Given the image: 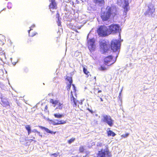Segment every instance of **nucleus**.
Segmentation results:
<instances>
[{
  "instance_id": "nucleus-1",
  "label": "nucleus",
  "mask_w": 157,
  "mask_h": 157,
  "mask_svg": "<svg viewBox=\"0 0 157 157\" xmlns=\"http://www.w3.org/2000/svg\"><path fill=\"white\" fill-rule=\"evenodd\" d=\"M118 13V11L115 6L110 7L107 6L105 11L101 12L100 17L102 21H107L109 20L111 16L114 17Z\"/></svg>"
},
{
  "instance_id": "nucleus-2",
  "label": "nucleus",
  "mask_w": 157,
  "mask_h": 157,
  "mask_svg": "<svg viewBox=\"0 0 157 157\" xmlns=\"http://www.w3.org/2000/svg\"><path fill=\"white\" fill-rule=\"evenodd\" d=\"M109 29L105 25L101 26L97 29V32L99 36H105L108 35Z\"/></svg>"
},
{
  "instance_id": "nucleus-3",
  "label": "nucleus",
  "mask_w": 157,
  "mask_h": 157,
  "mask_svg": "<svg viewBox=\"0 0 157 157\" xmlns=\"http://www.w3.org/2000/svg\"><path fill=\"white\" fill-rule=\"evenodd\" d=\"M106 155L107 157H111L112 155L109 149L107 148L105 150L101 149L100 151H98L97 155L98 157H105Z\"/></svg>"
},
{
  "instance_id": "nucleus-4",
  "label": "nucleus",
  "mask_w": 157,
  "mask_h": 157,
  "mask_svg": "<svg viewBox=\"0 0 157 157\" xmlns=\"http://www.w3.org/2000/svg\"><path fill=\"white\" fill-rule=\"evenodd\" d=\"M100 48L103 53H105L109 50V45L108 42L105 40H101L99 43Z\"/></svg>"
},
{
  "instance_id": "nucleus-5",
  "label": "nucleus",
  "mask_w": 157,
  "mask_h": 157,
  "mask_svg": "<svg viewBox=\"0 0 157 157\" xmlns=\"http://www.w3.org/2000/svg\"><path fill=\"white\" fill-rule=\"evenodd\" d=\"M111 43V48L113 51H116L120 48V42L119 40H113Z\"/></svg>"
},
{
  "instance_id": "nucleus-6",
  "label": "nucleus",
  "mask_w": 157,
  "mask_h": 157,
  "mask_svg": "<svg viewBox=\"0 0 157 157\" xmlns=\"http://www.w3.org/2000/svg\"><path fill=\"white\" fill-rule=\"evenodd\" d=\"M95 40L94 38L88 40L87 42V45L89 49L91 52L94 51L95 49Z\"/></svg>"
},
{
  "instance_id": "nucleus-7",
  "label": "nucleus",
  "mask_w": 157,
  "mask_h": 157,
  "mask_svg": "<svg viewBox=\"0 0 157 157\" xmlns=\"http://www.w3.org/2000/svg\"><path fill=\"white\" fill-rule=\"evenodd\" d=\"M116 59H114L112 56H109L104 59V64L107 66L111 65L113 64Z\"/></svg>"
},
{
  "instance_id": "nucleus-8",
  "label": "nucleus",
  "mask_w": 157,
  "mask_h": 157,
  "mask_svg": "<svg viewBox=\"0 0 157 157\" xmlns=\"http://www.w3.org/2000/svg\"><path fill=\"white\" fill-rule=\"evenodd\" d=\"M102 121L103 122L107 123L110 127L113 125V120L112 119L111 117L109 115L103 116Z\"/></svg>"
},
{
  "instance_id": "nucleus-9",
  "label": "nucleus",
  "mask_w": 157,
  "mask_h": 157,
  "mask_svg": "<svg viewBox=\"0 0 157 157\" xmlns=\"http://www.w3.org/2000/svg\"><path fill=\"white\" fill-rule=\"evenodd\" d=\"M120 26L118 24H112L109 26V31L111 33H115L118 32Z\"/></svg>"
},
{
  "instance_id": "nucleus-10",
  "label": "nucleus",
  "mask_w": 157,
  "mask_h": 157,
  "mask_svg": "<svg viewBox=\"0 0 157 157\" xmlns=\"http://www.w3.org/2000/svg\"><path fill=\"white\" fill-rule=\"evenodd\" d=\"M148 9L144 13L145 15H148L152 16V14L155 12V8L153 5L151 3L148 6Z\"/></svg>"
},
{
  "instance_id": "nucleus-11",
  "label": "nucleus",
  "mask_w": 157,
  "mask_h": 157,
  "mask_svg": "<svg viewBox=\"0 0 157 157\" xmlns=\"http://www.w3.org/2000/svg\"><path fill=\"white\" fill-rule=\"evenodd\" d=\"M50 102L52 103L55 106L56 105H58V106L56 109H62L63 106V104L62 103H60L59 101L57 100H54L52 99H51L50 100Z\"/></svg>"
},
{
  "instance_id": "nucleus-12",
  "label": "nucleus",
  "mask_w": 157,
  "mask_h": 157,
  "mask_svg": "<svg viewBox=\"0 0 157 157\" xmlns=\"http://www.w3.org/2000/svg\"><path fill=\"white\" fill-rule=\"evenodd\" d=\"M70 100L71 104L73 105V107H76L78 101L74 97L72 91L71 93Z\"/></svg>"
},
{
  "instance_id": "nucleus-13",
  "label": "nucleus",
  "mask_w": 157,
  "mask_h": 157,
  "mask_svg": "<svg viewBox=\"0 0 157 157\" xmlns=\"http://www.w3.org/2000/svg\"><path fill=\"white\" fill-rule=\"evenodd\" d=\"M2 101L1 104L4 107H10V103L7 100V99L5 98H1Z\"/></svg>"
},
{
  "instance_id": "nucleus-14",
  "label": "nucleus",
  "mask_w": 157,
  "mask_h": 157,
  "mask_svg": "<svg viewBox=\"0 0 157 157\" xmlns=\"http://www.w3.org/2000/svg\"><path fill=\"white\" fill-rule=\"evenodd\" d=\"M49 9L52 10L56 9L57 8L55 0H51V2L49 5Z\"/></svg>"
},
{
  "instance_id": "nucleus-15",
  "label": "nucleus",
  "mask_w": 157,
  "mask_h": 157,
  "mask_svg": "<svg viewBox=\"0 0 157 157\" xmlns=\"http://www.w3.org/2000/svg\"><path fill=\"white\" fill-rule=\"evenodd\" d=\"M38 127L40 129L44 130L45 131L48 133H50L52 134H55L56 133V132H53L51 131L48 128H45V127L41 126H39Z\"/></svg>"
},
{
  "instance_id": "nucleus-16",
  "label": "nucleus",
  "mask_w": 157,
  "mask_h": 157,
  "mask_svg": "<svg viewBox=\"0 0 157 157\" xmlns=\"http://www.w3.org/2000/svg\"><path fill=\"white\" fill-rule=\"evenodd\" d=\"M124 2L125 5L124 7V11L125 12H127L129 9V3L128 1L127 0H125L124 1Z\"/></svg>"
},
{
  "instance_id": "nucleus-17",
  "label": "nucleus",
  "mask_w": 157,
  "mask_h": 157,
  "mask_svg": "<svg viewBox=\"0 0 157 157\" xmlns=\"http://www.w3.org/2000/svg\"><path fill=\"white\" fill-rule=\"evenodd\" d=\"M83 72L84 74L86 75L87 77H88L89 75L91 76V75L90 74V72L84 67H83Z\"/></svg>"
},
{
  "instance_id": "nucleus-18",
  "label": "nucleus",
  "mask_w": 157,
  "mask_h": 157,
  "mask_svg": "<svg viewBox=\"0 0 157 157\" xmlns=\"http://www.w3.org/2000/svg\"><path fill=\"white\" fill-rule=\"evenodd\" d=\"M107 136H112L113 137L114 136L116 135V134L112 131L109 130L107 131Z\"/></svg>"
},
{
  "instance_id": "nucleus-19",
  "label": "nucleus",
  "mask_w": 157,
  "mask_h": 157,
  "mask_svg": "<svg viewBox=\"0 0 157 157\" xmlns=\"http://www.w3.org/2000/svg\"><path fill=\"white\" fill-rule=\"evenodd\" d=\"M32 29H30L29 30H28V33L29 36L31 37H33L34 36H35L37 33L36 32H30V31H31Z\"/></svg>"
},
{
  "instance_id": "nucleus-20",
  "label": "nucleus",
  "mask_w": 157,
  "mask_h": 157,
  "mask_svg": "<svg viewBox=\"0 0 157 157\" xmlns=\"http://www.w3.org/2000/svg\"><path fill=\"white\" fill-rule=\"evenodd\" d=\"M25 128L27 130L28 134L29 135L31 132V128L29 125H26L25 126Z\"/></svg>"
},
{
  "instance_id": "nucleus-21",
  "label": "nucleus",
  "mask_w": 157,
  "mask_h": 157,
  "mask_svg": "<svg viewBox=\"0 0 157 157\" xmlns=\"http://www.w3.org/2000/svg\"><path fill=\"white\" fill-rule=\"evenodd\" d=\"M66 122L65 121L63 120H59L57 119L56 123L57 125L58 124H65Z\"/></svg>"
},
{
  "instance_id": "nucleus-22",
  "label": "nucleus",
  "mask_w": 157,
  "mask_h": 157,
  "mask_svg": "<svg viewBox=\"0 0 157 157\" xmlns=\"http://www.w3.org/2000/svg\"><path fill=\"white\" fill-rule=\"evenodd\" d=\"M85 147L83 146H80L79 148V151L80 153H84L85 151Z\"/></svg>"
},
{
  "instance_id": "nucleus-23",
  "label": "nucleus",
  "mask_w": 157,
  "mask_h": 157,
  "mask_svg": "<svg viewBox=\"0 0 157 157\" xmlns=\"http://www.w3.org/2000/svg\"><path fill=\"white\" fill-rule=\"evenodd\" d=\"M55 117L56 118H61L64 116V115L62 114H60L59 113H55L54 115Z\"/></svg>"
},
{
  "instance_id": "nucleus-24",
  "label": "nucleus",
  "mask_w": 157,
  "mask_h": 157,
  "mask_svg": "<svg viewBox=\"0 0 157 157\" xmlns=\"http://www.w3.org/2000/svg\"><path fill=\"white\" fill-rule=\"evenodd\" d=\"M65 79L69 82V83H72V80L71 77L67 76Z\"/></svg>"
},
{
  "instance_id": "nucleus-25",
  "label": "nucleus",
  "mask_w": 157,
  "mask_h": 157,
  "mask_svg": "<svg viewBox=\"0 0 157 157\" xmlns=\"http://www.w3.org/2000/svg\"><path fill=\"white\" fill-rule=\"evenodd\" d=\"M107 69V68L103 65H101L100 67L99 68V70L101 71H104Z\"/></svg>"
},
{
  "instance_id": "nucleus-26",
  "label": "nucleus",
  "mask_w": 157,
  "mask_h": 157,
  "mask_svg": "<svg viewBox=\"0 0 157 157\" xmlns=\"http://www.w3.org/2000/svg\"><path fill=\"white\" fill-rule=\"evenodd\" d=\"M75 138L72 137L67 141V143L69 144H71V143L73 142L75 140Z\"/></svg>"
},
{
  "instance_id": "nucleus-27",
  "label": "nucleus",
  "mask_w": 157,
  "mask_h": 157,
  "mask_svg": "<svg viewBox=\"0 0 157 157\" xmlns=\"http://www.w3.org/2000/svg\"><path fill=\"white\" fill-rule=\"evenodd\" d=\"M72 83H69V84H67V86H66V88L67 90L69 91L71 89V86L72 85Z\"/></svg>"
},
{
  "instance_id": "nucleus-28",
  "label": "nucleus",
  "mask_w": 157,
  "mask_h": 157,
  "mask_svg": "<svg viewBox=\"0 0 157 157\" xmlns=\"http://www.w3.org/2000/svg\"><path fill=\"white\" fill-rule=\"evenodd\" d=\"M13 5L11 2H9L8 3L7 7L8 8L10 9L12 8Z\"/></svg>"
},
{
  "instance_id": "nucleus-29",
  "label": "nucleus",
  "mask_w": 157,
  "mask_h": 157,
  "mask_svg": "<svg viewBox=\"0 0 157 157\" xmlns=\"http://www.w3.org/2000/svg\"><path fill=\"white\" fill-rule=\"evenodd\" d=\"M57 121V119H56L54 120H51V123L54 125H57V124L56 123V121Z\"/></svg>"
},
{
  "instance_id": "nucleus-30",
  "label": "nucleus",
  "mask_w": 157,
  "mask_h": 157,
  "mask_svg": "<svg viewBox=\"0 0 157 157\" xmlns=\"http://www.w3.org/2000/svg\"><path fill=\"white\" fill-rule=\"evenodd\" d=\"M129 135V133H126L122 135L121 136L124 138H125L126 137H127Z\"/></svg>"
},
{
  "instance_id": "nucleus-31",
  "label": "nucleus",
  "mask_w": 157,
  "mask_h": 157,
  "mask_svg": "<svg viewBox=\"0 0 157 157\" xmlns=\"http://www.w3.org/2000/svg\"><path fill=\"white\" fill-rule=\"evenodd\" d=\"M59 153H54L53 154H52L51 155H54V157H59Z\"/></svg>"
},
{
  "instance_id": "nucleus-32",
  "label": "nucleus",
  "mask_w": 157,
  "mask_h": 157,
  "mask_svg": "<svg viewBox=\"0 0 157 157\" xmlns=\"http://www.w3.org/2000/svg\"><path fill=\"white\" fill-rule=\"evenodd\" d=\"M57 24L59 26H61V21L59 19V17H58V20L57 21Z\"/></svg>"
},
{
  "instance_id": "nucleus-33",
  "label": "nucleus",
  "mask_w": 157,
  "mask_h": 157,
  "mask_svg": "<svg viewBox=\"0 0 157 157\" xmlns=\"http://www.w3.org/2000/svg\"><path fill=\"white\" fill-rule=\"evenodd\" d=\"M31 138H32V139H30V140H31V141H34L35 142L36 141V140H35V137H31Z\"/></svg>"
},
{
  "instance_id": "nucleus-34",
  "label": "nucleus",
  "mask_w": 157,
  "mask_h": 157,
  "mask_svg": "<svg viewBox=\"0 0 157 157\" xmlns=\"http://www.w3.org/2000/svg\"><path fill=\"white\" fill-rule=\"evenodd\" d=\"M97 146L100 147H101L102 146V144L101 143H100L97 145Z\"/></svg>"
},
{
  "instance_id": "nucleus-35",
  "label": "nucleus",
  "mask_w": 157,
  "mask_h": 157,
  "mask_svg": "<svg viewBox=\"0 0 157 157\" xmlns=\"http://www.w3.org/2000/svg\"><path fill=\"white\" fill-rule=\"evenodd\" d=\"M37 134L39 135V136H40V137H42V135L41 134L40 132L39 131L38 132Z\"/></svg>"
},
{
  "instance_id": "nucleus-36",
  "label": "nucleus",
  "mask_w": 157,
  "mask_h": 157,
  "mask_svg": "<svg viewBox=\"0 0 157 157\" xmlns=\"http://www.w3.org/2000/svg\"><path fill=\"white\" fill-rule=\"evenodd\" d=\"M38 132V131H37V130L36 129H34L32 131V132H36L37 133Z\"/></svg>"
},
{
  "instance_id": "nucleus-37",
  "label": "nucleus",
  "mask_w": 157,
  "mask_h": 157,
  "mask_svg": "<svg viewBox=\"0 0 157 157\" xmlns=\"http://www.w3.org/2000/svg\"><path fill=\"white\" fill-rule=\"evenodd\" d=\"M97 90H98V93H101L102 92V91L101 90H99V88H98L97 89Z\"/></svg>"
},
{
  "instance_id": "nucleus-38",
  "label": "nucleus",
  "mask_w": 157,
  "mask_h": 157,
  "mask_svg": "<svg viewBox=\"0 0 157 157\" xmlns=\"http://www.w3.org/2000/svg\"><path fill=\"white\" fill-rule=\"evenodd\" d=\"M48 109V107H47V105H46L45 107V108H44V111H46V110H47Z\"/></svg>"
},
{
  "instance_id": "nucleus-39",
  "label": "nucleus",
  "mask_w": 157,
  "mask_h": 157,
  "mask_svg": "<svg viewBox=\"0 0 157 157\" xmlns=\"http://www.w3.org/2000/svg\"><path fill=\"white\" fill-rule=\"evenodd\" d=\"M100 100H101V101H103V99H102V98H101L100 97Z\"/></svg>"
},
{
  "instance_id": "nucleus-40",
  "label": "nucleus",
  "mask_w": 157,
  "mask_h": 157,
  "mask_svg": "<svg viewBox=\"0 0 157 157\" xmlns=\"http://www.w3.org/2000/svg\"><path fill=\"white\" fill-rule=\"evenodd\" d=\"M71 157H80L78 155H76V156H72Z\"/></svg>"
},
{
  "instance_id": "nucleus-41",
  "label": "nucleus",
  "mask_w": 157,
  "mask_h": 157,
  "mask_svg": "<svg viewBox=\"0 0 157 157\" xmlns=\"http://www.w3.org/2000/svg\"><path fill=\"white\" fill-rule=\"evenodd\" d=\"M34 27H35V25H33L31 26L30 29H31V28H33Z\"/></svg>"
},
{
  "instance_id": "nucleus-42",
  "label": "nucleus",
  "mask_w": 157,
  "mask_h": 157,
  "mask_svg": "<svg viewBox=\"0 0 157 157\" xmlns=\"http://www.w3.org/2000/svg\"><path fill=\"white\" fill-rule=\"evenodd\" d=\"M94 81L95 82L96 81V77H94Z\"/></svg>"
},
{
  "instance_id": "nucleus-43",
  "label": "nucleus",
  "mask_w": 157,
  "mask_h": 157,
  "mask_svg": "<svg viewBox=\"0 0 157 157\" xmlns=\"http://www.w3.org/2000/svg\"><path fill=\"white\" fill-rule=\"evenodd\" d=\"M72 86H73V87H74V89H75V85H74V84H72Z\"/></svg>"
},
{
  "instance_id": "nucleus-44",
  "label": "nucleus",
  "mask_w": 157,
  "mask_h": 157,
  "mask_svg": "<svg viewBox=\"0 0 157 157\" xmlns=\"http://www.w3.org/2000/svg\"><path fill=\"white\" fill-rule=\"evenodd\" d=\"M6 10V8H4L2 10H1V12L2 11V10Z\"/></svg>"
},
{
  "instance_id": "nucleus-45",
  "label": "nucleus",
  "mask_w": 157,
  "mask_h": 157,
  "mask_svg": "<svg viewBox=\"0 0 157 157\" xmlns=\"http://www.w3.org/2000/svg\"><path fill=\"white\" fill-rule=\"evenodd\" d=\"M89 110L90 112H91L92 113V111L91 110H90V109H89Z\"/></svg>"
},
{
  "instance_id": "nucleus-46",
  "label": "nucleus",
  "mask_w": 157,
  "mask_h": 157,
  "mask_svg": "<svg viewBox=\"0 0 157 157\" xmlns=\"http://www.w3.org/2000/svg\"><path fill=\"white\" fill-rule=\"evenodd\" d=\"M29 42H31V40H30L29 41Z\"/></svg>"
},
{
  "instance_id": "nucleus-47",
  "label": "nucleus",
  "mask_w": 157,
  "mask_h": 157,
  "mask_svg": "<svg viewBox=\"0 0 157 157\" xmlns=\"http://www.w3.org/2000/svg\"><path fill=\"white\" fill-rule=\"evenodd\" d=\"M1 11H0V13H1Z\"/></svg>"
}]
</instances>
